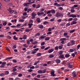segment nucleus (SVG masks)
Listing matches in <instances>:
<instances>
[{
  "label": "nucleus",
  "instance_id": "nucleus-25",
  "mask_svg": "<svg viewBox=\"0 0 80 80\" xmlns=\"http://www.w3.org/2000/svg\"><path fill=\"white\" fill-rule=\"evenodd\" d=\"M43 38H45V37L43 36H41L40 38H39V40H40V39H43Z\"/></svg>",
  "mask_w": 80,
  "mask_h": 80
},
{
  "label": "nucleus",
  "instance_id": "nucleus-18",
  "mask_svg": "<svg viewBox=\"0 0 80 80\" xmlns=\"http://www.w3.org/2000/svg\"><path fill=\"white\" fill-rule=\"evenodd\" d=\"M39 28H41V29H42L43 28V25H40L39 26Z\"/></svg>",
  "mask_w": 80,
  "mask_h": 80
},
{
  "label": "nucleus",
  "instance_id": "nucleus-44",
  "mask_svg": "<svg viewBox=\"0 0 80 80\" xmlns=\"http://www.w3.org/2000/svg\"><path fill=\"white\" fill-rule=\"evenodd\" d=\"M46 24H48V22H43L44 25H46Z\"/></svg>",
  "mask_w": 80,
  "mask_h": 80
},
{
  "label": "nucleus",
  "instance_id": "nucleus-8",
  "mask_svg": "<svg viewBox=\"0 0 80 80\" xmlns=\"http://www.w3.org/2000/svg\"><path fill=\"white\" fill-rule=\"evenodd\" d=\"M43 14H44V13H43V12H37V15L38 16H39L40 15H43Z\"/></svg>",
  "mask_w": 80,
  "mask_h": 80
},
{
  "label": "nucleus",
  "instance_id": "nucleus-27",
  "mask_svg": "<svg viewBox=\"0 0 80 80\" xmlns=\"http://www.w3.org/2000/svg\"><path fill=\"white\" fill-rule=\"evenodd\" d=\"M50 40V37H47L45 38V40H46V41L47 40Z\"/></svg>",
  "mask_w": 80,
  "mask_h": 80
},
{
  "label": "nucleus",
  "instance_id": "nucleus-1",
  "mask_svg": "<svg viewBox=\"0 0 80 80\" xmlns=\"http://www.w3.org/2000/svg\"><path fill=\"white\" fill-rule=\"evenodd\" d=\"M55 16L57 18L59 17H63V14L58 12L56 13Z\"/></svg>",
  "mask_w": 80,
  "mask_h": 80
},
{
  "label": "nucleus",
  "instance_id": "nucleus-60",
  "mask_svg": "<svg viewBox=\"0 0 80 80\" xmlns=\"http://www.w3.org/2000/svg\"><path fill=\"white\" fill-rule=\"evenodd\" d=\"M62 6V5L61 4H58V5H57V7H61Z\"/></svg>",
  "mask_w": 80,
  "mask_h": 80
},
{
  "label": "nucleus",
  "instance_id": "nucleus-61",
  "mask_svg": "<svg viewBox=\"0 0 80 80\" xmlns=\"http://www.w3.org/2000/svg\"><path fill=\"white\" fill-rule=\"evenodd\" d=\"M71 55L73 57H75V55L74 54V53H72L71 54Z\"/></svg>",
  "mask_w": 80,
  "mask_h": 80
},
{
  "label": "nucleus",
  "instance_id": "nucleus-48",
  "mask_svg": "<svg viewBox=\"0 0 80 80\" xmlns=\"http://www.w3.org/2000/svg\"><path fill=\"white\" fill-rule=\"evenodd\" d=\"M67 35H68V33L67 32H65L63 34L64 36H67Z\"/></svg>",
  "mask_w": 80,
  "mask_h": 80
},
{
  "label": "nucleus",
  "instance_id": "nucleus-58",
  "mask_svg": "<svg viewBox=\"0 0 80 80\" xmlns=\"http://www.w3.org/2000/svg\"><path fill=\"white\" fill-rule=\"evenodd\" d=\"M19 22H24V20L23 19H20L19 20Z\"/></svg>",
  "mask_w": 80,
  "mask_h": 80
},
{
  "label": "nucleus",
  "instance_id": "nucleus-47",
  "mask_svg": "<svg viewBox=\"0 0 80 80\" xmlns=\"http://www.w3.org/2000/svg\"><path fill=\"white\" fill-rule=\"evenodd\" d=\"M69 51L70 52H73L74 51V50H73V49H70L69 50Z\"/></svg>",
  "mask_w": 80,
  "mask_h": 80
},
{
  "label": "nucleus",
  "instance_id": "nucleus-35",
  "mask_svg": "<svg viewBox=\"0 0 80 80\" xmlns=\"http://www.w3.org/2000/svg\"><path fill=\"white\" fill-rule=\"evenodd\" d=\"M32 11V9L31 8H29L28 9L27 13H29V12Z\"/></svg>",
  "mask_w": 80,
  "mask_h": 80
},
{
  "label": "nucleus",
  "instance_id": "nucleus-43",
  "mask_svg": "<svg viewBox=\"0 0 80 80\" xmlns=\"http://www.w3.org/2000/svg\"><path fill=\"white\" fill-rule=\"evenodd\" d=\"M12 75H17V72H12Z\"/></svg>",
  "mask_w": 80,
  "mask_h": 80
},
{
  "label": "nucleus",
  "instance_id": "nucleus-7",
  "mask_svg": "<svg viewBox=\"0 0 80 80\" xmlns=\"http://www.w3.org/2000/svg\"><path fill=\"white\" fill-rule=\"evenodd\" d=\"M72 74L74 77H77V74H76V72H75V71L73 72L72 73Z\"/></svg>",
  "mask_w": 80,
  "mask_h": 80
},
{
  "label": "nucleus",
  "instance_id": "nucleus-37",
  "mask_svg": "<svg viewBox=\"0 0 80 80\" xmlns=\"http://www.w3.org/2000/svg\"><path fill=\"white\" fill-rule=\"evenodd\" d=\"M55 50H58V46H56L54 48Z\"/></svg>",
  "mask_w": 80,
  "mask_h": 80
},
{
  "label": "nucleus",
  "instance_id": "nucleus-54",
  "mask_svg": "<svg viewBox=\"0 0 80 80\" xmlns=\"http://www.w3.org/2000/svg\"><path fill=\"white\" fill-rule=\"evenodd\" d=\"M58 9L59 10H63V8H62V7H60L58 8Z\"/></svg>",
  "mask_w": 80,
  "mask_h": 80
},
{
  "label": "nucleus",
  "instance_id": "nucleus-6",
  "mask_svg": "<svg viewBox=\"0 0 80 80\" xmlns=\"http://www.w3.org/2000/svg\"><path fill=\"white\" fill-rule=\"evenodd\" d=\"M32 19H34L35 18V12H33L32 13Z\"/></svg>",
  "mask_w": 80,
  "mask_h": 80
},
{
  "label": "nucleus",
  "instance_id": "nucleus-22",
  "mask_svg": "<svg viewBox=\"0 0 80 80\" xmlns=\"http://www.w3.org/2000/svg\"><path fill=\"white\" fill-rule=\"evenodd\" d=\"M70 54H66L65 55V57H66V58H68V57H70Z\"/></svg>",
  "mask_w": 80,
  "mask_h": 80
},
{
  "label": "nucleus",
  "instance_id": "nucleus-20",
  "mask_svg": "<svg viewBox=\"0 0 80 80\" xmlns=\"http://www.w3.org/2000/svg\"><path fill=\"white\" fill-rule=\"evenodd\" d=\"M37 55L38 57H40V56H41V55H42V53L38 52L37 54Z\"/></svg>",
  "mask_w": 80,
  "mask_h": 80
},
{
  "label": "nucleus",
  "instance_id": "nucleus-59",
  "mask_svg": "<svg viewBox=\"0 0 80 80\" xmlns=\"http://www.w3.org/2000/svg\"><path fill=\"white\" fill-rule=\"evenodd\" d=\"M46 73V70H42V73Z\"/></svg>",
  "mask_w": 80,
  "mask_h": 80
},
{
  "label": "nucleus",
  "instance_id": "nucleus-21",
  "mask_svg": "<svg viewBox=\"0 0 80 80\" xmlns=\"http://www.w3.org/2000/svg\"><path fill=\"white\" fill-rule=\"evenodd\" d=\"M13 39L15 40H18V38H17V37H16V35H15L14 36V37H13Z\"/></svg>",
  "mask_w": 80,
  "mask_h": 80
},
{
  "label": "nucleus",
  "instance_id": "nucleus-10",
  "mask_svg": "<svg viewBox=\"0 0 80 80\" xmlns=\"http://www.w3.org/2000/svg\"><path fill=\"white\" fill-rule=\"evenodd\" d=\"M71 43L72 45H75V41L73 40H72L70 42Z\"/></svg>",
  "mask_w": 80,
  "mask_h": 80
},
{
  "label": "nucleus",
  "instance_id": "nucleus-46",
  "mask_svg": "<svg viewBox=\"0 0 80 80\" xmlns=\"http://www.w3.org/2000/svg\"><path fill=\"white\" fill-rule=\"evenodd\" d=\"M58 48L59 49H62L63 48V47L62 46H59Z\"/></svg>",
  "mask_w": 80,
  "mask_h": 80
},
{
  "label": "nucleus",
  "instance_id": "nucleus-36",
  "mask_svg": "<svg viewBox=\"0 0 80 80\" xmlns=\"http://www.w3.org/2000/svg\"><path fill=\"white\" fill-rule=\"evenodd\" d=\"M0 76L1 77H2V76H5V74L3 73H2L0 74Z\"/></svg>",
  "mask_w": 80,
  "mask_h": 80
},
{
  "label": "nucleus",
  "instance_id": "nucleus-16",
  "mask_svg": "<svg viewBox=\"0 0 80 80\" xmlns=\"http://www.w3.org/2000/svg\"><path fill=\"white\" fill-rule=\"evenodd\" d=\"M55 62H56L57 63H60L61 61L60 60L58 59L56 60Z\"/></svg>",
  "mask_w": 80,
  "mask_h": 80
},
{
  "label": "nucleus",
  "instance_id": "nucleus-9",
  "mask_svg": "<svg viewBox=\"0 0 80 80\" xmlns=\"http://www.w3.org/2000/svg\"><path fill=\"white\" fill-rule=\"evenodd\" d=\"M36 21L38 23H40V22H41V21L40 20V19L39 18H38L36 19Z\"/></svg>",
  "mask_w": 80,
  "mask_h": 80
},
{
  "label": "nucleus",
  "instance_id": "nucleus-40",
  "mask_svg": "<svg viewBox=\"0 0 80 80\" xmlns=\"http://www.w3.org/2000/svg\"><path fill=\"white\" fill-rule=\"evenodd\" d=\"M12 61L13 63H16V62H17V61L16 60L13 59Z\"/></svg>",
  "mask_w": 80,
  "mask_h": 80
},
{
  "label": "nucleus",
  "instance_id": "nucleus-13",
  "mask_svg": "<svg viewBox=\"0 0 80 80\" xmlns=\"http://www.w3.org/2000/svg\"><path fill=\"white\" fill-rule=\"evenodd\" d=\"M77 22L73 21H72V22H71V25H74L75 24H77Z\"/></svg>",
  "mask_w": 80,
  "mask_h": 80
},
{
  "label": "nucleus",
  "instance_id": "nucleus-12",
  "mask_svg": "<svg viewBox=\"0 0 80 80\" xmlns=\"http://www.w3.org/2000/svg\"><path fill=\"white\" fill-rule=\"evenodd\" d=\"M59 58H65V57H64V55L63 54H62L59 56Z\"/></svg>",
  "mask_w": 80,
  "mask_h": 80
},
{
  "label": "nucleus",
  "instance_id": "nucleus-4",
  "mask_svg": "<svg viewBox=\"0 0 80 80\" xmlns=\"http://www.w3.org/2000/svg\"><path fill=\"white\" fill-rule=\"evenodd\" d=\"M33 21L32 19L29 20V23L28 24L29 26H32L33 25Z\"/></svg>",
  "mask_w": 80,
  "mask_h": 80
},
{
  "label": "nucleus",
  "instance_id": "nucleus-5",
  "mask_svg": "<svg viewBox=\"0 0 80 80\" xmlns=\"http://www.w3.org/2000/svg\"><path fill=\"white\" fill-rule=\"evenodd\" d=\"M53 51H54V49H53V48L49 49L48 51V53H52V52H53Z\"/></svg>",
  "mask_w": 80,
  "mask_h": 80
},
{
  "label": "nucleus",
  "instance_id": "nucleus-28",
  "mask_svg": "<svg viewBox=\"0 0 80 80\" xmlns=\"http://www.w3.org/2000/svg\"><path fill=\"white\" fill-rule=\"evenodd\" d=\"M68 67L70 68H73V66L72 65L70 64L68 66Z\"/></svg>",
  "mask_w": 80,
  "mask_h": 80
},
{
  "label": "nucleus",
  "instance_id": "nucleus-34",
  "mask_svg": "<svg viewBox=\"0 0 80 80\" xmlns=\"http://www.w3.org/2000/svg\"><path fill=\"white\" fill-rule=\"evenodd\" d=\"M37 43H38V42H37V41H35L34 42H32V45H35V44H37Z\"/></svg>",
  "mask_w": 80,
  "mask_h": 80
},
{
  "label": "nucleus",
  "instance_id": "nucleus-63",
  "mask_svg": "<svg viewBox=\"0 0 80 80\" xmlns=\"http://www.w3.org/2000/svg\"><path fill=\"white\" fill-rule=\"evenodd\" d=\"M36 36H40V33H38L36 34Z\"/></svg>",
  "mask_w": 80,
  "mask_h": 80
},
{
  "label": "nucleus",
  "instance_id": "nucleus-24",
  "mask_svg": "<svg viewBox=\"0 0 80 80\" xmlns=\"http://www.w3.org/2000/svg\"><path fill=\"white\" fill-rule=\"evenodd\" d=\"M60 41H63L64 40H66V38H61L60 39Z\"/></svg>",
  "mask_w": 80,
  "mask_h": 80
},
{
  "label": "nucleus",
  "instance_id": "nucleus-26",
  "mask_svg": "<svg viewBox=\"0 0 80 80\" xmlns=\"http://www.w3.org/2000/svg\"><path fill=\"white\" fill-rule=\"evenodd\" d=\"M30 3H28V2H26V3H24V7H26V6H27V5H29Z\"/></svg>",
  "mask_w": 80,
  "mask_h": 80
},
{
  "label": "nucleus",
  "instance_id": "nucleus-2",
  "mask_svg": "<svg viewBox=\"0 0 80 80\" xmlns=\"http://www.w3.org/2000/svg\"><path fill=\"white\" fill-rule=\"evenodd\" d=\"M8 11L9 12H10V13H11V14H12V13H13V12H14L15 14H16L17 13V11H15V10H12L11 8H9Z\"/></svg>",
  "mask_w": 80,
  "mask_h": 80
},
{
  "label": "nucleus",
  "instance_id": "nucleus-55",
  "mask_svg": "<svg viewBox=\"0 0 80 80\" xmlns=\"http://www.w3.org/2000/svg\"><path fill=\"white\" fill-rule=\"evenodd\" d=\"M73 20V18H70L69 19V20L68 21V22H69V21H72Z\"/></svg>",
  "mask_w": 80,
  "mask_h": 80
},
{
  "label": "nucleus",
  "instance_id": "nucleus-53",
  "mask_svg": "<svg viewBox=\"0 0 80 80\" xmlns=\"http://www.w3.org/2000/svg\"><path fill=\"white\" fill-rule=\"evenodd\" d=\"M22 68L21 66H20L18 68V70H21Z\"/></svg>",
  "mask_w": 80,
  "mask_h": 80
},
{
  "label": "nucleus",
  "instance_id": "nucleus-11",
  "mask_svg": "<svg viewBox=\"0 0 80 80\" xmlns=\"http://www.w3.org/2000/svg\"><path fill=\"white\" fill-rule=\"evenodd\" d=\"M70 17H72V18H75L77 17V16L74 14H72L70 15Z\"/></svg>",
  "mask_w": 80,
  "mask_h": 80
},
{
  "label": "nucleus",
  "instance_id": "nucleus-64",
  "mask_svg": "<svg viewBox=\"0 0 80 80\" xmlns=\"http://www.w3.org/2000/svg\"><path fill=\"white\" fill-rule=\"evenodd\" d=\"M32 6L33 7V8H35V7H36V5L35 4H33Z\"/></svg>",
  "mask_w": 80,
  "mask_h": 80
},
{
  "label": "nucleus",
  "instance_id": "nucleus-15",
  "mask_svg": "<svg viewBox=\"0 0 80 80\" xmlns=\"http://www.w3.org/2000/svg\"><path fill=\"white\" fill-rule=\"evenodd\" d=\"M51 12L52 13H55V10L54 9L51 10Z\"/></svg>",
  "mask_w": 80,
  "mask_h": 80
},
{
  "label": "nucleus",
  "instance_id": "nucleus-31",
  "mask_svg": "<svg viewBox=\"0 0 80 80\" xmlns=\"http://www.w3.org/2000/svg\"><path fill=\"white\" fill-rule=\"evenodd\" d=\"M49 57L50 58H52L54 57V55H50L49 56Z\"/></svg>",
  "mask_w": 80,
  "mask_h": 80
},
{
  "label": "nucleus",
  "instance_id": "nucleus-17",
  "mask_svg": "<svg viewBox=\"0 0 80 80\" xmlns=\"http://www.w3.org/2000/svg\"><path fill=\"white\" fill-rule=\"evenodd\" d=\"M12 58H13V57H8L5 59V60H10L11 59H12Z\"/></svg>",
  "mask_w": 80,
  "mask_h": 80
},
{
  "label": "nucleus",
  "instance_id": "nucleus-3",
  "mask_svg": "<svg viewBox=\"0 0 80 80\" xmlns=\"http://www.w3.org/2000/svg\"><path fill=\"white\" fill-rule=\"evenodd\" d=\"M51 76H52V77H55L57 76L56 74H55V71L53 70L51 71L50 72Z\"/></svg>",
  "mask_w": 80,
  "mask_h": 80
},
{
  "label": "nucleus",
  "instance_id": "nucleus-45",
  "mask_svg": "<svg viewBox=\"0 0 80 80\" xmlns=\"http://www.w3.org/2000/svg\"><path fill=\"white\" fill-rule=\"evenodd\" d=\"M55 18H52V19H51L50 20V21L51 22H53V21H54V20H55Z\"/></svg>",
  "mask_w": 80,
  "mask_h": 80
},
{
  "label": "nucleus",
  "instance_id": "nucleus-50",
  "mask_svg": "<svg viewBox=\"0 0 80 80\" xmlns=\"http://www.w3.org/2000/svg\"><path fill=\"white\" fill-rule=\"evenodd\" d=\"M6 64V62H3L2 64V65H5Z\"/></svg>",
  "mask_w": 80,
  "mask_h": 80
},
{
  "label": "nucleus",
  "instance_id": "nucleus-23",
  "mask_svg": "<svg viewBox=\"0 0 80 80\" xmlns=\"http://www.w3.org/2000/svg\"><path fill=\"white\" fill-rule=\"evenodd\" d=\"M38 73L41 74V73H42V70H39L38 71Z\"/></svg>",
  "mask_w": 80,
  "mask_h": 80
},
{
  "label": "nucleus",
  "instance_id": "nucleus-39",
  "mask_svg": "<svg viewBox=\"0 0 80 80\" xmlns=\"http://www.w3.org/2000/svg\"><path fill=\"white\" fill-rule=\"evenodd\" d=\"M50 48V47H47V48H45L44 50H48V49Z\"/></svg>",
  "mask_w": 80,
  "mask_h": 80
},
{
  "label": "nucleus",
  "instance_id": "nucleus-42",
  "mask_svg": "<svg viewBox=\"0 0 80 80\" xmlns=\"http://www.w3.org/2000/svg\"><path fill=\"white\" fill-rule=\"evenodd\" d=\"M51 13V10H48V12H47V14H48V13Z\"/></svg>",
  "mask_w": 80,
  "mask_h": 80
},
{
  "label": "nucleus",
  "instance_id": "nucleus-41",
  "mask_svg": "<svg viewBox=\"0 0 80 80\" xmlns=\"http://www.w3.org/2000/svg\"><path fill=\"white\" fill-rule=\"evenodd\" d=\"M62 53H63V51H59V55H62Z\"/></svg>",
  "mask_w": 80,
  "mask_h": 80
},
{
  "label": "nucleus",
  "instance_id": "nucleus-51",
  "mask_svg": "<svg viewBox=\"0 0 80 80\" xmlns=\"http://www.w3.org/2000/svg\"><path fill=\"white\" fill-rule=\"evenodd\" d=\"M62 21V19H58V20H57V22H60Z\"/></svg>",
  "mask_w": 80,
  "mask_h": 80
},
{
  "label": "nucleus",
  "instance_id": "nucleus-57",
  "mask_svg": "<svg viewBox=\"0 0 80 80\" xmlns=\"http://www.w3.org/2000/svg\"><path fill=\"white\" fill-rule=\"evenodd\" d=\"M70 24L69 23H68L66 25V27H68V26H70Z\"/></svg>",
  "mask_w": 80,
  "mask_h": 80
},
{
  "label": "nucleus",
  "instance_id": "nucleus-56",
  "mask_svg": "<svg viewBox=\"0 0 80 80\" xmlns=\"http://www.w3.org/2000/svg\"><path fill=\"white\" fill-rule=\"evenodd\" d=\"M52 33L51 32H49L47 33V35H50L52 34Z\"/></svg>",
  "mask_w": 80,
  "mask_h": 80
},
{
  "label": "nucleus",
  "instance_id": "nucleus-14",
  "mask_svg": "<svg viewBox=\"0 0 80 80\" xmlns=\"http://www.w3.org/2000/svg\"><path fill=\"white\" fill-rule=\"evenodd\" d=\"M27 35H24L23 37V39H24V40H26L27 39Z\"/></svg>",
  "mask_w": 80,
  "mask_h": 80
},
{
  "label": "nucleus",
  "instance_id": "nucleus-33",
  "mask_svg": "<svg viewBox=\"0 0 80 80\" xmlns=\"http://www.w3.org/2000/svg\"><path fill=\"white\" fill-rule=\"evenodd\" d=\"M30 29H26L25 31L26 32H30Z\"/></svg>",
  "mask_w": 80,
  "mask_h": 80
},
{
  "label": "nucleus",
  "instance_id": "nucleus-30",
  "mask_svg": "<svg viewBox=\"0 0 80 80\" xmlns=\"http://www.w3.org/2000/svg\"><path fill=\"white\" fill-rule=\"evenodd\" d=\"M17 69H16V68H13V69H12V71L13 72H15L16 71H17Z\"/></svg>",
  "mask_w": 80,
  "mask_h": 80
},
{
  "label": "nucleus",
  "instance_id": "nucleus-62",
  "mask_svg": "<svg viewBox=\"0 0 80 80\" xmlns=\"http://www.w3.org/2000/svg\"><path fill=\"white\" fill-rule=\"evenodd\" d=\"M30 41V42H31V43H33V39L32 38H31Z\"/></svg>",
  "mask_w": 80,
  "mask_h": 80
},
{
  "label": "nucleus",
  "instance_id": "nucleus-38",
  "mask_svg": "<svg viewBox=\"0 0 80 80\" xmlns=\"http://www.w3.org/2000/svg\"><path fill=\"white\" fill-rule=\"evenodd\" d=\"M7 38H8V39H11V38H12V37L9 35H8L7 36Z\"/></svg>",
  "mask_w": 80,
  "mask_h": 80
},
{
  "label": "nucleus",
  "instance_id": "nucleus-19",
  "mask_svg": "<svg viewBox=\"0 0 80 80\" xmlns=\"http://www.w3.org/2000/svg\"><path fill=\"white\" fill-rule=\"evenodd\" d=\"M4 74L6 75H8V74H9V72L8 71H5Z\"/></svg>",
  "mask_w": 80,
  "mask_h": 80
},
{
  "label": "nucleus",
  "instance_id": "nucleus-52",
  "mask_svg": "<svg viewBox=\"0 0 80 80\" xmlns=\"http://www.w3.org/2000/svg\"><path fill=\"white\" fill-rule=\"evenodd\" d=\"M32 76H35V75H37V73H32Z\"/></svg>",
  "mask_w": 80,
  "mask_h": 80
},
{
  "label": "nucleus",
  "instance_id": "nucleus-32",
  "mask_svg": "<svg viewBox=\"0 0 80 80\" xmlns=\"http://www.w3.org/2000/svg\"><path fill=\"white\" fill-rule=\"evenodd\" d=\"M7 22H5L3 23V26H5L7 25Z\"/></svg>",
  "mask_w": 80,
  "mask_h": 80
},
{
  "label": "nucleus",
  "instance_id": "nucleus-49",
  "mask_svg": "<svg viewBox=\"0 0 80 80\" xmlns=\"http://www.w3.org/2000/svg\"><path fill=\"white\" fill-rule=\"evenodd\" d=\"M75 32V29H73V30H71L70 31V33H73Z\"/></svg>",
  "mask_w": 80,
  "mask_h": 80
},
{
  "label": "nucleus",
  "instance_id": "nucleus-29",
  "mask_svg": "<svg viewBox=\"0 0 80 80\" xmlns=\"http://www.w3.org/2000/svg\"><path fill=\"white\" fill-rule=\"evenodd\" d=\"M40 7V5L38 4L36 7V8H39Z\"/></svg>",
  "mask_w": 80,
  "mask_h": 80
}]
</instances>
